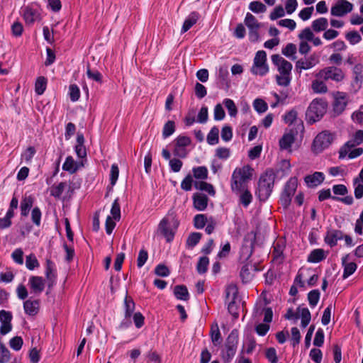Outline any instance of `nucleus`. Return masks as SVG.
Here are the masks:
<instances>
[{
  "mask_svg": "<svg viewBox=\"0 0 363 363\" xmlns=\"http://www.w3.org/2000/svg\"><path fill=\"white\" fill-rule=\"evenodd\" d=\"M273 64L277 67L279 75L276 76L277 83L283 86H287L291 82L290 74L292 69V64L286 60L278 54L272 55Z\"/></svg>",
  "mask_w": 363,
  "mask_h": 363,
  "instance_id": "f257e3e1",
  "label": "nucleus"
},
{
  "mask_svg": "<svg viewBox=\"0 0 363 363\" xmlns=\"http://www.w3.org/2000/svg\"><path fill=\"white\" fill-rule=\"evenodd\" d=\"M252 170L249 165L234 170L230 184L233 192H241L247 188V183L251 179Z\"/></svg>",
  "mask_w": 363,
  "mask_h": 363,
  "instance_id": "f03ea898",
  "label": "nucleus"
},
{
  "mask_svg": "<svg viewBox=\"0 0 363 363\" xmlns=\"http://www.w3.org/2000/svg\"><path fill=\"white\" fill-rule=\"evenodd\" d=\"M275 177L276 175L272 169H267L266 172L261 175L259 179L258 189L257 191V196L260 201H266L271 195L274 184Z\"/></svg>",
  "mask_w": 363,
  "mask_h": 363,
  "instance_id": "7ed1b4c3",
  "label": "nucleus"
},
{
  "mask_svg": "<svg viewBox=\"0 0 363 363\" xmlns=\"http://www.w3.org/2000/svg\"><path fill=\"white\" fill-rule=\"evenodd\" d=\"M327 105L321 99H314L309 105L306 116L308 123H313L319 121L326 111Z\"/></svg>",
  "mask_w": 363,
  "mask_h": 363,
  "instance_id": "20e7f679",
  "label": "nucleus"
},
{
  "mask_svg": "<svg viewBox=\"0 0 363 363\" xmlns=\"http://www.w3.org/2000/svg\"><path fill=\"white\" fill-rule=\"evenodd\" d=\"M334 135L325 130L318 133L313 140L312 150L315 153H320L328 148L333 142Z\"/></svg>",
  "mask_w": 363,
  "mask_h": 363,
  "instance_id": "39448f33",
  "label": "nucleus"
},
{
  "mask_svg": "<svg viewBox=\"0 0 363 363\" xmlns=\"http://www.w3.org/2000/svg\"><path fill=\"white\" fill-rule=\"evenodd\" d=\"M269 72L267 64V54L264 50L257 52L254 58L251 72L255 75L264 76Z\"/></svg>",
  "mask_w": 363,
  "mask_h": 363,
  "instance_id": "423d86ee",
  "label": "nucleus"
},
{
  "mask_svg": "<svg viewBox=\"0 0 363 363\" xmlns=\"http://www.w3.org/2000/svg\"><path fill=\"white\" fill-rule=\"evenodd\" d=\"M315 77L325 81L332 79L336 82H340L344 79L345 74L341 69L330 66L320 70Z\"/></svg>",
  "mask_w": 363,
  "mask_h": 363,
  "instance_id": "0eeeda50",
  "label": "nucleus"
},
{
  "mask_svg": "<svg viewBox=\"0 0 363 363\" xmlns=\"http://www.w3.org/2000/svg\"><path fill=\"white\" fill-rule=\"evenodd\" d=\"M297 188V180L291 178L285 184L284 189L280 196V201L284 208H287L291 201V196L294 194Z\"/></svg>",
  "mask_w": 363,
  "mask_h": 363,
  "instance_id": "6e6552de",
  "label": "nucleus"
},
{
  "mask_svg": "<svg viewBox=\"0 0 363 363\" xmlns=\"http://www.w3.org/2000/svg\"><path fill=\"white\" fill-rule=\"evenodd\" d=\"M226 298H231L230 301L228 303V312L235 318H238L239 316V313L238 311V307L235 304V298L238 295V289L235 285H229L227 286L225 289Z\"/></svg>",
  "mask_w": 363,
  "mask_h": 363,
  "instance_id": "1a4fd4ad",
  "label": "nucleus"
},
{
  "mask_svg": "<svg viewBox=\"0 0 363 363\" xmlns=\"http://www.w3.org/2000/svg\"><path fill=\"white\" fill-rule=\"evenodd\" d=\"M353 9V5L347 0H339L337 3L331 8V14L335 16H342L350 13Z\"/></svg>",
  "mask_w": 363,
  "mask_h": 363,
  "instance_id": "9d476101",
  "label": "nucleus"
},
{
  "mask_svg": "<svg viewBox=\"0 0 363 363\" xmlns=\"http://www.w3.org/2000/svg\"><path fill=\"white\" fill-rule=\"evenodd\" d=\"M319 62L318 56L315 54L311 55L308 58L306 59H299L296 62V69L299 70V72H301L302 69H309L313 67L315 65Z\"/></svg>",
  "mask_w": 363,
  "mask_h": 363,
  "instance_id": "9b49d317",
  "label": "nucleus"
},
{
  "mask_svg": "<svg viewBox=\"0 0 363 363\" xmlns=\"http://www.w3.org/2000/svg\"><path fill=\"white\" fill-rule=\"evenodd\" d=\"M343 238V233L336 229H330L324 238L325 242L330 247L337 245V241Z\"/></svg>",
  "mask_w": 363,
  "mask_h": 363,
  "instance_id": "f8f14e48",
  "label": "nucleus"
},
{
  "mask_svg": "<svg viewBox=\"0 0 363 363\" xmlns=\"http://www.w3.org/2000/svg\"><path fill=\"white\" fill-rule=\"evenodd\" d=\"M253 243L248 240L245 241L240 250L239 260L242 263L249 262V259L253 253Z\"/></svg>",
  "mask_w": 363,
  "mask_h": 363,
  "instance_id": "ddd939ff",
  "label": "nucleus"
},
{
  "mask_svg": "<svg viewBox=\"0 0 363 363\" xmlns=\"http://www.w3.org/2000/svg\"><path fill=\"white\" fill-rule=\"evenodd\" d=\"M158 230L166 238L167 242H171L174 237V232L169 227V223L167 218H163L160 222Z\"/></svg>",
  "mask_w": 363,
  "mask_h": 363,
  "instance_id": "4468645a",
  "label": "nucleus"
},
{
  "mask_svg": "<svg viewBox=\"0 0 363 363\" xmlns=\"http://www.w3.org/2000/svg\"><path fill=\"white\" fill-rule=\"evenodd\" d=\"M28 284L35 294H40L44 290L45 280L41 277L32 276L29 279Z\"/></svg>",
  "mask_w": 363,
  "mask_h": 363,
  "instance_id": "2eb2a0df",
  "label": "nucleus"
},
{
  "mask_svg": "<svg viewBox=\"0 0 363 363\" xmlns=\"http://www.w3.org/2000/svg\"><path fill=\"white\" fill-rule=\"evenodd\" d=\"M325 177L323 173L315 172L314 174L307 175L304 178V181L308 187H315L324 181Z\"/></svg>",
  "mask_w": 363,
  "mask_h": 363,
  "instance_id": "dca6fc26",
  "label": "nucleus"
},
{
  "mask_svg": "<svg viewBox=\"0 0 363 363\" xmlns=\"http://www.w3.org/2000/svg\"><path fill=\"white\" fill-rule=\"evenodd\" d=\"M208 199L206 195L196 193L193 196L194 206L198 211H204L208 205Z\"/></svg>",
  "mask_w": 363,
  "mask_h": 363,
  "instance_id": "f3484780",
  "label": "nucleus"
},
{
  "mask_svg": "<svg viewBox=\"0 0 363 363\" xmlns=\"http://www.w3.org/2000/svg\"><path fill=\"white\" fill-rule=\"evenodd\" d=\"M45 277L48 280V286L51 289L55 282L56 274L54 269V263L50 259L46 261Z\"/></svg>",
  "mask_w": 363,
  "mask_h": 363,
  "instance_id": "a211bd4d",
  "label": "nucleus"
},
{
  "mask_svg": "<svg viewBox=\"0 0 363 363\" xmlns=\"http://www.w3.org/2000/svg\"><path fill=\"white\" fill-rule=\"evenodd\" d=\"M348 258L349 255H347L342 258V264L344 267V272L342 275V278L344 279L352 275L357 268L356 263L353 262H347Z\"/></svg>",
  "mask_w": 363,
  "mask_h": 363,
  "instance_id": "6ab92c4d",
  "label": "nucleus"
},
{
  "mask_svg": "<svg viewBox=\"0 0 363 363\" xmlns=\"http://www.w3.org/2000/svg\"><path fill=\"white\" fill-rule=\"evenodd\" d=\"M199 18L200 14L198 12H191L185 19L181 30V33H184L188 31L194 25L197 23Z\"/></svg>",
  "mask_w": 363,
  "mask_h": 363,
  "instance_id": "aec40b11",
  "label": "nucleus"
},
{
  "mask_svg": "<svg viewBox=\"0 0 363 363\" xmlns=\"http://www.w3.org/2000/svg\"><path fill=\"white\" fill-rule=\"evenodd\" d=\"M82 166V162L77 163L74 161L72 156H68L62 165V169L68 172L70 174H74L79 169L80 167Z\"/></svg>",
  "mask_w": 363,
  "mask_h": 363,
  "instance_id": "412c9836",
  "label": "nucleus"
},
{
  "mask_svg": "<svg viewBox=\"0 0 363 363\" xmlns=\"http://www.w3.org/2000/svg\"><path fill=\"white\" fill-rule=\"evenodd\" d=\"M74 149L78 157L85 158L86 157V150L84 146V138L82 133H77V145H75Z\"/></svg>",
  "mask_w": 363,
  "mask_h": 363,
  "instance_id": "4be33fe9",
  "label": "nucleus"
},
{
  "mask_svg": "<svg viewBox=\"0 0 363 363\" xmlns=\"http://www.w3.org/2000/svg\"><path fill=\"white\" fill-rule=\"evenodd\" d=\"M252 267L251 262H247L242 267L240 277L244 284L248 283L252 279L253 274L251 272Z\"/></svg>",
  "mask_w": 363,
  "mask_h": 363,
  "instance_id": "5701e85b",
  "label": "nucleus"
},
{
  "mask_svg": "<svg viewBox=\"0 0 363 363\" xmlns=\"http://www.w3.org/2000/svg\"><path fill=\"white\" fill-rule=\"evenodd\" d=\"M326 258V255L323 249H315L308 255L307 261L311 263H318Z\"/></svg>",
  "mask_w": 363,
  "mask_h": 363,
  "instance_id": "b1692460",
  "label": "nucleus"
},
{
  "mask_svg": "<svg viewBox=\"0 0 363 363\" xmlns=\"http://www.w3.org/2000/svg\"><path fill=\"white\" fill-rule=\"evenodd\" d=\"M25 313L29 315H35L38 313L39 309L38 300H27L23 303Z\"/></svg>",
  "mask_w": 363,
  "mask_h": 363,
  "instance_id": "393cba45",
  "label": "nucleus"
},
{
  "mask_svg": "<svg viewBox=\"0 0 363 363\" xmlns=\"http://www.w3.org/2000/svg\"><path fill=\"white\" fill-rule=\"evenodd\" d=\"M295 137L292 133L284 134L282 138L279 140V146L282 150H289L291 152V147L294 143Z\"/></svg>",
  "mask_w": 363,
  "mask_h": 363,
  "instance_id": "a878e982",
  "label": "nucleus"
},
{
  "mask_svg": "<svg viewBox=\"0 0 363 363\" xmlns=\"http://www.w3.org/2000/svg\"><path fill=\"white\" fill-rule=\"evenodd\" d=\"M174 294L177 299L182 301H188L189 299V294L188 289L184 285H177L174 289Z\"/></svg>",
  "mask_w": 363,
  "mask_h": 363,
  "instance_id": "bb28decb",
  "label": "nucleus"
},
{
  "mask_svg": "<svg viewBox=\"0 0 363 363\" xmlns=\"http://www.w3.org/2000/svg\"><path fill=\"white\" fill-rule=\"evenodd\" d=\"M328 26L327 18L321 17L312 22L311 28L313 31L320 33L324 31Z\"/></svg>",
  "mask_w": 363,
  "mask_h": 363,
  "instance_id": "cd10ccee",
  "label": "nucleus"
},
{
  "mask_svg": "<svg viewBox=\"0 0 363 363\" xmlns=\"http://www.w3.org/2000/svg\"><path fill=\"white\" fill-rule=\"evenodd\" d=\"M297 311L300 313V315H298L299 318L301 317V327L306 328L309 324L311 319V315L308 308H301V306H298L297 308Z\"/></svg>",
  "mask_w": 363,
  "mask_h": 363,
  "instance_id": "c85d7f7f",
  "label": "nucleus"
},
{
  "mask_svg": "<svg viewBox=\"0 0 363 363\" xmlns=\"http://www.w3.org/2000/svg\"><path fill=\"white\" fill-rule=\"evenodd\" d=\"M194 186L197 189L208 193V194L211 196H213L216 194V191L213 186L211 184L207 183L206 182H195Z\"/></svg>",
  "mask_w": 363,
  "mask_h": 363,
  "instance_id": "c756f323",
  "label": "nucleus"
},
{
  "mask_svg": "<svg viewBox=\"0 0 363 363\" xmlns=\"http://www.w3.org/2000/svg\"><path fill=\"white\" fill-rule=\"evenodd\" d=\"M325 80L317 78L313 81L311 87L314 92L318 94H325L328 91V88L324 82Z\"/></svg>",
  "mask_w": 363,
  "mask_h": 363,
  "instance_id": "7c9ffc66",
  "label": "nucleus"
},
{
  "mask_svg": "<svg viewBox=\"0 0 363 363\" xmlns=\"http://www.w3.org/2000/svg\"><path fill=\"white\" fill-rule=\"evenodd\" d=\"M207 143L211 145H214L219 142V129L213 126L208 133L206 138Z\"/></svg>",
  "mask_w": 363,
  "mask_h": 363,
  "instance_id": "2f4dec72",
  "label": "nucleus"
},
{
  "mask_svg": "<svg viewBox=\"0 0 363 363\" xmlns=\"http://www.w3.org/2000/svg\"><path fill=\"white\" fill-rule=\"evenodd\" d=\"M33 199L31 196L25 197L21 203V216H27L29 211L33 206Z\"/></svg>",
  "mask_w": 363,
  "mask_h": 363,
  "instance_id": "473e14b6",
  "label": "nucleus"
},
{
  "mask_svg": "<svg viewBox=\"0 0 363 363\" xmlns=\"http://www.w3.org/2000/svg\"><path fill=\"white\" fill-rule=\"evenodd\" d=\"M23 16L26 23L33 24L35 21L36 11L30 6H26L23 9Z\"/></svg>",
  "mask_w": 363,
  "mask_h": 363,
  "instance_id": "72a5a7b5",
  "label": "nucleus"
},
{
  "mask_svg": "<svg viewBox=\"0 0 363 363\" xmlns=\"http://www.w3.org/2000/svg\"><path fill=\"white\" fill-rule=\"evenodd\" d=\"M297 48L296 45L294 43H288L283 49H282V54L285 55L286 57L291 59L292 60H294L296 57Z\"/></svg>",
  "mask_w": 363,
  "mask_h": 363,
  "instance_id": "f704fd0d",
  "label": "nucleus"
},
{
  "mask_svg": "<svg viewBox=\"0 0 363 363\" xmlns=\"http://www.w3.org/2000/svg\"><path fill=\"white\" fill-rule=\"evenodd\" d=\"M193 175L196 179L204 180L208 178V169L205 166L194 167Z\"/></svg>",
  "mask_w": 363,
  "mask_h": 363,
  "instance_id": "c9c22d12",
  "label": "nucleus"
},
{
  "mask_svg": "<svg viewBox=\"0 0 363 363\" xmlns=\"http://www.w3.org/2000/svg\"><path fill=\"white\" fill-rule=\"evenodd\" d=\"M245 23L247 27L250 29H259L260 27V24L258 23L256 18L250 13H247L246 14L245 18Z\"/></svg>",
  "mask_w": 363,
  "mask_h": 363,
  "instance_id": "e433bc0d",
  "label": "nucleus"
},
{
  "mask_svg": "<svg viewBox=\"0 0 363 363\" xmlns=\"http://www.w3.org/2000/svg\"><path fill=\"white\" fill-rule=\"evenodd\" d=\"M211 337L214 345L220 344L221 335L217 323H216L215 325L211 326Z\"/></svg>",
  "mask_w": 363,
  "mask_h": 363,
  "instance_id": "4c0bfd02",
  "label": "nucleus"
},
{
  "mask_svg": "<svg viewBox=\"0 0 363 363\" xmlns=\"http://www.w3.org/2000/svg\"><path fill=\"white\" fill-rule=\"evenodd\" d=\"M237 347L225 345V350L223 351L222 357L225 362H230L235 354Z\"/></svg>",
  "mask_w": 363,
  "mask_h": 363,
  "instance_id": "58836bf2",
  "label": "nucleus"
},
{
  "mask_svg": "<svg viewBox=\"0 0 363 363\" xmlns=\"http://www.w3.org/2000/svg\"><path fill=\"white\" fill-rule=\"evenodd\" d=\"M47 86V79L45 77H38L35 84V90L37 94L41 95L44 93Z\"/></svg>",
  "mask_w": 363,
  "mask_h": 363,
  "instance_id": "ea45409f",
  "label": "nucleus"
},
{
  "mask_svg": "<svg viewBox=\"0 0 363 363\" xmlns=\"http://www.w3.org/2000/svg\"><path fill=\"white\" fill-rule=\"evenodd\" d=\"M86 75H87L88 78L90 79H92V80L99 82V83L102 82V76H101V73L96 69H94V70L91 69L90 68L89 63H88L86 65Z\"/></svg>",
  "mask_w": 363,
  "mask_h": 363,
  "instance_id": "a19ab883",
  "label": "nucleus"
},
{
  "mask_svg": "<svg viewBox=\"0 0 363 363\" xmlns=\"http://www.w3.org/2000/svg\"><path fill=\"white\" fill-rule=\"evenodd\" d=\"M125 318H130L135 310V303L130 297L126 296L124 300Z\"/></svg>",
  "mask_w": 363,
  "mask_h": 363,
  "instance_id": "79ce46f5",
  "label": "nucleus"
},
{
  "mask_svg": "<svg viewBox=\"0 0 363 363\" xmlns=\"http://www.w3.org/2000/svg\"><path fill=\"white\" fill-rule=\"evenodd\" d=\"M240 193V201L245 207H247L252 202V196L247 188L245 189V190H242Z\"/></svg>",
  "mask_w": 363,
  "mask_h": 363,
  "instance_id": "37998d69",
  "label": "nucleus"
},
{
  "mask_svg": "<svg viewBox=\"0 0 363 363\" xmlns=\"http://www.w3.org/2000/svg\"><path fill=\"white\" fill-rule=\"evenodd\" d=\"M209 264V259L207 257H200L196 269L199 274H204L207 272L208 266Z\"/></svg>",
  "mask_w": 363,
  "mask_h": 363,
  "instance_id": "c03bdc74",
  "label": "nucleus"
},
{
  "mask_svg": "<svg viewBox=\"0 0 363 363\" xmlns=\"http://www.w3.org/2000/svg\"><path fill=\"white\" fill-rule=\"evenodd\" d=\"M249 9L254 13H264L266 11V6L259 1H252L249 5Z\"/></svg>",
  "mask_w": 363,
  "mask_h": 363,
  "instance_id": "a18cd8bd",
  "label": "nucleus"
},
{
  "mask_svg": "<svg viewBox=\"0 0 363 363\" xmlns=\"http://www.w3.org/2000/svg\"><path fill=\"white\" fill-rule=\"evenodd\" d=\"M175 131V123L173 121H168L163 127L162 136L166 138Z\"/></svg>",
  "mask_w": 363,
  "mask_h": 363,
  "instance_id": "49530a36",
  "label": "nucleus"
},
{
  "mask_svg": "<svg viewBox=\"0 0 363 363\" xmlns=\"http://www.w3.org/2000/svg\"><path fill=\"white\" fill-rule=\"evenodd\" d=\"M201 237H202V235L200 233H197V232L191 233L189 235V237L186 240L187 245L191 247H194L199 242Z\"/></svg>",
  "mask_w": 363,
  "mask_h": 363,
  "instance_id": "de8ad7c7",
  "label": "nucleus"
},
{
  "mask_svg": "<svg viewBox=\"0 0 363 363\" xmlns=\"http://www.w3.org/2000/svg\"><path fill=\"white\" fill-rule=\"evenodd\" d=\"M223 104L226 107L228 113L231 117H235L237 115L238 109L234 101L232 99H225L223 101Z\"/></svg>",
  "mask_w": 363,
  "mask_h": 363,
  "instance_id": "09e8293b",
  "label": "nucleus"
},
{
  "mask_svg": "<svg viewBox=\"0 0 363 363\" xmlns=\"http://www.w3.org/2000/svg\"><path fill=\"white\" fill-rule=\"evenodd\" d=\"M11 353L6 347L0 341V363H6L10 360Z\"/></svg>",
  "mask_w": 363,
  "mask_h": 363,
  "instance_id": "8fccbe9b",
  "label": "nucleus"
},
{
  "mask_svg": "<svg viewBox=\"0 0 363 363\" xmlns=\"http://www.w3.org/2000/svg\"><path fill=\"white\" fill-rule=\"evenodd\" d=\"M26 266L29 270H33L39 267V262L35 255L30 254L26 256Z\"/></svg>",
  "mask_w": 363,
  "mask_h": 363,
  "instance_id": "3c124183",
  "label": "nucleus"
},
{
  "mask_svg": "<svg viewBox=\"0 0 363 363\" xmlns=\"http://www.w3.org/2000/svg\"><path fill=\"white\" fill-rule=\"evenodd\" d=\"M206 216L204 214H198L194 218V227L197 229L203 228L208 223Z\"/></svg>",
  "mask_w": 363,
  "mask_h": 363,
  "instance_id": "603ef678",
  "label": "nucleus"
},
{
  "mask_svg": "<svg viewBox=\"0 0 363 363\" xmlns=\"http://www.w3.org/2000/svg\"><path fill=\"white\" fill-rule=\"evenodd\" d=\"M238 343V331L233 330L226 339L225 345L237 347Z\"/></svg>",
  "mask_w": 363,
  "mask_h": 363,
  "instance_id": "864d4df0",
  "label": "nucleus"
},
{
  "mask_svg": "<svg viewBox=\"0 0 363 363\" xmlns=\"http://www.w3.org/2000/svg\"><path fill=\"white\" fill-rule=\"evenodd\" d=\"M320 298V292L318 289L311 291L308 294V300L311 307H315Z\"/></svg>",
  "mask_w": 363,
  "mask_h": 363,
  "instance_id": "5fc2aeb1",
  "label": "nucleus"
},
{
  "mask_svg": "<svg viewBox=\"0 0 363 363\" xmlns=\"http://www.w3.org/2000/svg\"><path fill=\"white\" fill-rule=\"evenodd\" d=\"M118 201V198L114 200L111 209L113 218L116 220H119L121 218V207Z\"/></svg>",
  "mask_w": 363,
  "mask_h": 363,
  "instance_id": "6e6d98bb",
  "label": "nucleus"
},
{
  "mask_svg": "<svg viewBox=\"0 0 363 363\" xmlns=\"http://www.w3.org/2000/svg\"><path fill=\"white\" fill-rule=\"evenodd\" d=\"M345 38L351 45H355L359 43L362 40L361 35L355 30L348 32L346 34Z\"/></svg>",
  "mask_w": 363,
  "mask_h": 363,
  "instance_id": "4d7b16f0",
  "label": "nucleus"
},
{
  "mask_svg": "<svg viewBox=\"0 0 363 363\" xmlns=\"http://www.w3.org/2000/svg\"><path fill=\"white\" fill-rule=\"evenodd\" d=\"M301 41H311L314 37V34L310 28H304L298 35Z\"/></svg>",
  "mask_w": 363,
  "mask_h": 363,
  "instance_id": "13d9d810",
  "label": "nucleus"
},
{
  "mask_svg": "<svg viewBox=\"0 0 363 363\" xmlns=\"http://www.w3.org/2000/svg\"><path fill=\"white\" fill-rule=\"evenodd\" d=\"M253 106L258 113H264L267 110V104L261 99H257L253 102Z\"/></svg>",
  "mask_w": 363,
  "mask_h": 363,
  "instance_id": "bf43d9fd",
  "label": "nucleus"
},
{
  "mask_svg": "<svg viewBox=\"0 0 363 363\" xmlns=\"http://www.w3.org/2000/svg\"><path fill=\"white\" fill-rule=\"evenodd\" d=\"M65 187V183L60 182L57 186H52L50 189V195L55 197L60 198L62 195Z\"/></svg>",
  "mask_w": 363,
  "mask_h": 363,
  "instance_id": "052dcab7",
  "label": "nucleus"
},
{
  "mask_svg": "<svg viewBox=\"0 0 363 363\" xmlns=\"http://www.w3.org/2000/svg\"><path fill=\"white\" fill-rule=\"evenodd\" d=\"M23 343V339L19 336H16L11 338L9 341L10 347L16 351H18L21 349Z\"/></svg>",
  "mask_w": 363,
  "mask_h": 363,
  "instance_id": "680f3d73",
  "label": "nucleus"
},
{
  "mask_svg": "<svg viewBox=\"0 0 363 363\" xmlns=\"http://www.w3.org/2000/svg\"><path fill=\"white\" fill-rule=\"evenodd\" d=\"M291 342L293 347H295L300 342V340H301L300 331L296 327H294L291 328Z\"/></svg>",
  "mask_w": 363,
  "mask_h": 363,
  "instance_id": "e2e57ef3",
  "label": "nucleus"
},
{
  "mask_svg": "<svg viewBox=\"0 0 363 363\" xmlns=\"http://www.w3.org/2000/svg\"><path fill=\"white\" fill-rule=\"evenodd\" d=\"M285 15V11L281 6H276L269 15V18L272 21L277 20L279 18L283 17Z\"/></svg>",
  "mask_w": 363,
  "mask_h": 363,
  "instance_id": "0e129e2a",
  "label": "nucleus"
},
{
  "mask_svg": "<svg viewBox=\"0 0 363 363\" xmlns=\"http://www.w3.org/2000/svg\"><path fill=\"white\" fill-rule=\"evenodd\" d=\"M175 145L178 147H184L189 146L191 143V138L188 136L184 135H179L175 140H174Z\"/></svg>",
  "mask_w": 363,
  "mask_h": 363,
  "instance_id": "69168bd1",
  "label": "nucleus"
},
{
  "mask_svg": "<svg viewBox=\"0 0 363 363\" xmlns=\"http://www.w3.org/2000/svg\"><path fill=\"white\" fill-rule=\"evenodd\" d=\"M266 358L270 363H277L278 357L277 355V351L274 347H269L267 349L265 352Z\"/></svg>",
  "mask_w": 363,
  "mask_h": 363,
  "instance_id": "338daca9",
  "label": "nucleus"
},
{
  "mask_svg": "<svg viewBox=\"0 0 363 363\" xmlns=\"http://www.w3.org/2000/svg\"><path fill=\"white\" fill-rule=\"evenodd\" d=\"M230 155V150L227 147H218L216 150V156L221 160H226Z\"/></svg>",
  "mask_w": 363,
  "mask_h": 363,
  "instance_id": "774afa93",
  "label": "nucleus"
}]
</instances>
